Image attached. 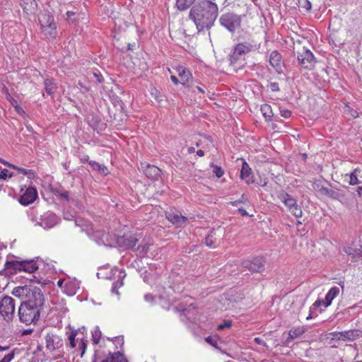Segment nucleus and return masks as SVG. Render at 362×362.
Here are the masks:
<instances>
[{
    "label": "nucleus",
    "instance_id": "obj_11",
    "mask_svg": "<svg viewBox=\"0 0 362 362\" xmlns=\"http://www.w3.org/2000/svg\"><path fill=\"white\" fill-rule=\"evenodd\" d=\"M189 16L195 23L198 32L204 30V5L202 3L194 5L191 8Z\"/></svg>",
    "mask_w": 362,
    "mask_h": 362
},
{
    "label": "nucleus",
    "instance_id": "obj_8",
    "mask_svg": "<svg viewBox=\"0 0 362 362\" xmlns=\"http://www.w3.org/2000/svg\"><path fill=\"white\" fill-rule=\"evenodd\" d=\"M266 259L262 256H257L250 259H244L241 262L243 269L251 273H262L265 270Z\"/></svg>",
    "mask_w": 362,
    "mask_h": 362
},
{
    "label": "nucleus",
    "instance_id": "obj_53",
    "mask_svg": "<svg viewBox=\"0 0 362 362\" xmlns=\"http://www.w3.org/2000/svg\"><path fill=\"white\" fill-rule=\"evenodd\" d=\"M205 146H211L216 151V148H215V144H214L213 139L210 136H205Z\"/></svg>",
    "mask_w": 362,
    "mask_h": 362
},
{
    "label": "nucleus",
    "instance_id": "obj_60",
    "mask_svg": "<svg viewBox=\"0 0 362 362\" xmlns=\"http://www.w3.org/2000/svg\"><path fill=\"white\" fill-rule=\"evenodd\" d=\"M80 161L81 163H89V156L88 155H83L80 156Z\"/></svg>",
    "mask_w": 362,
    "mask_h": 362
},
{
    "label": "nucleus",
    "instance_id": "obj_46",
    "mask_svg": "<svg viewBox=\"0 0 362 362\" xmlns=\"http://www.w3.org/2000/svg\"><path fill=\"white\" fill-rule=\"evenodd\" d=\"M298 5L300 7L305 8L308 11L311 9V3L308 0H298Z\"/></svg>",
    "mask_w": 362,
    "mask_h": 362
},
{
    "label": "nucleus",
    "instance_id": "obj_51",
    "mask_svg": "<svg viewBox=\"0 0 362 362\" xmlns=\"http://www.w3.org/2000/svg\"><path fill=\"white\" fill-rule=\"evenodd\" d=\"M14 351H11V353L4 356V357L0 361V362H10L14 357Z\"/></svg>",
    "mask_w": 362,
    "mask_h": 362
},
{
    "label": "nucleus",
    "instance_id": "obj_54",
    "mask_svg": "<svg viewBox=\"0 0 362 362\" xmlns=\"http://www.w3.org/2000/svg\"><path fill=\"white\" fill-rule=\"evenodd\" d=\"M323 187L324 186L321 185L320 182H315L313 184V189L318 192H320V189H322Z\"/></svg>",
    "mask_w": 362,
    "mask_h": 362
},
{
    "label": "nucleus",
    "instance_id": "obj_30",
    "mask_svg": "<svg viewBox=\"0 0 362 362\" xmlns=\"http://www.w3.org/2000/svg\"><path fill=\"white\" fill-rule=\"evenodd\" d=\"M205 341L218 350L221 349L223 343L218 335L209 336L205 338Z\"/></svg>",
    "mask_w": 362,
    "mask_h": 362
},
{
    "label": "nucleus",
    "instance_id": "obj_20",
    "mask_svg": "<svg viewBox=\"0 0 362 362\" xmlns=\"http://www.w3.org/2000/svg\"><path fill=\"white\" fill-rule=\"evenodd\" d=\"M21 271H23L21 261L7 260L4 264V269L0 271V274L11 276Z\"/></svg>",
    "mask_w": 362,
    "mask_h": 362
},
{
    "label": "nucleus",
    "instance_id": "obj_17",
    "mask_svg": "<svg viewBox=\"0 0 362 362\" xmlns=\"http://www.w3.org/2000/svg\"><path fill=\"white\" fill-rule=\"evenodd\" d=\"M91 237L99 245L113 247L114 235L107 233L104 230H95Z\"/></svg>",
    "mask_w": 362,
    "mask_h": 362
},
{
    "label": "nucleus",
    "instance_id": "obj_12",
    "mask_svg": "<svg viewBox=\"0 0 362 362\" xmlns=\"http://www.w3.org/2000/svg\"><path fill=\"white\" fill-rule=\"evenodd\" d=\"M333 337L332 339L337 340H342L344 341H354L362 337L361 329H350L343 332H334L330 334Z\"/></svg>",
    "mask_w": 362,
    "mask_h": 362
},
{
    "label": "nucleus",
    "instance_id": "obj_38",
    "mask_svg": "<svg viewBox=\"0 0 362 362\" xmlns=\"http://www.w3.org/2000/svg\"><path fill=\"white\" fill-rule=\"evenodd\" d=\"M250 171L251 169L249 167V165L245 161H244L243 163L242 169L240 171V178L242 180H245L247 184L250 183V181L247 179L249 177L250 175Z\"/></svg>",
    "mask_w": 362,
    "mask_h": 362
},
{
    "label": "nucleus",
    "instance_id": "obj_15",
    "mask_svg": "<svg viewBox=\"0 0 362 362\" xmlns=\"http://www.w3.org/2000/svg\"><path fill=\"white\" fill-rule=\"evenodd\" d=\"M137 242L138 239L134 235L124 234L117 237L114 235L113 246L116 244L122 250H129L133 248Z\"/></svg>",
    "mask_w": 362,
    "mask_h": 362
},
{
    "label": "nucleus",
    "instance_id": "obj_13",
    "mask_svg": "<svg viewBox=\"0 0 362 362\" xmlns=\"http://www.w3.org/2000/svg\"><path fill=\"white\" fill-rule=\"evenodd\" d=\"M218 13V8L217 4L215 3V0L205 1V22L206 27H211L215 20L216 19Z\"/></svg>",
    "mask_w": 362,
    "mask_h": 362
},
{
    "label": "nucleus",
    "instance_id": "obj_48",
    "mask_svg": "<svg viewBox=\"0 0 362 362\" xmlns=\"http://www.w3.org/2000/svg\"><path fill=\"white\" fill-rule=\"evenodd\" d=\"M303 334V331H300V330L297 329H291L289 332V337L291 339H295V338H297V337H300Z\"/></svg>",
    "mask_w": 362,
    "mask_h": 362
},
{
    "label": "nucleus",
    "instance_id": "obj_6",
    "mask_svg": "<svg viewBox=\"0 0 362 362\" xmlns=\"http://www.w3.org/2000/svg\"><path fill=\"white\" fill-rule=\"evenodd\" d=\"M242 15H238L233 12H228L221 16L219 22L221 25L230 33H234L240 28L242 23Z\"/></svg>",
    "mask_w": 362,
    "mask_h": 362
},
{
    "label": "nucleus",
    "instance_id": "obj_9",
    "mask_svg": "<svg viewBox=\"0 0 362 362\" xmlns=\"http://www.w3.org/2000/svg\"><path fill=\"white\" fill-rule=\"evenodd\" d=\"M253 46L247 42H240L235 45L229 55L230 64H235L242 57L252 51Z\"/></svg>",
    "mask_w": 362,
    "mask_h": 362
},
{
    "label": "nucleus",
    "instance_id": "obj_24",
    "mask_svg": "<svg viewBox=\"0 0 362 362\" xmlns=\"http://www.w3.org/2000/svg\"><path fill=\"white\" fill-rule=\"evenodd\" d=\"M21 6L24 13L31 15L34 14L36 11L37 3L35 0H21Z\"/></svg>",
    "mask_w": 362,
    "mask_h": 362
},
{
    "label": "nucleus",
    "instance_id": "obj_16",
    "mask_svg": "<svg viewBox=\"0 0 362 362\" xmlns=\"http://www.w3.org/2000/svg\"><path fill=\"white\" fill-rule=\"evenodd\" d=\"M23 194L18 199L19 203L23 206H28L33 204L37 198V192L35 187H28L25 190L21 189Z\"/></svg>",
    "mask_w": 362,
    "mask_h": 362
},
{
    "label": "nucleus",
    "instance_id": "obj_31",
    "mask_svg": "<svg viewBox=\"0 0 362 362\" xmlns=\"http://www.w3.org/2000/svg\"><path fill=\"white\" fill-rule=\"evenodd\" d=\"M45 88L48 95H53L57 89V84L54 83L53 79L46 78L44 80Z\"/></svg>",
    "mask_w": 362,
    "mask_h": 362
},
{
    "label": "nucleus",
    "instance_id": "obj_62",
    "mask_svg": "<svg viewBox=\"0 0 362 362\" xmlns=\"http://www.w3.org/2000/svg\"><path fill=\"white\" fill-rule=\"evenodd\" d=\"M33 332V329H25L22 332V336H27L31 334Z\"/></svg>",
    "mask_w": 362,
    "mask_h": 362
},
{
    "label": "nucleus",
    "instance_id": "obj_39",
    "mask_svg": "<svg viewBox=\"0 0 362 362\" xmlns=\"http://www.w3.org/2000/svg\"><path fill=\"white\" fill-rule=\"evenodd\" d=\"M195 0H176L177 8L180 11H185L187 9Z\"/></svg>",
    "mask_w": 362,
    "mask_h": 362
},
{
    "label": "nucleus",
    "instance_id": "obj_55",
    "mask_svg": "<svg viewBox=\"0 0 362 362\" xmlns=\"http://www.w3.org/2000/svg\"><path fill=\"white\" fill-rule=\"evenodd\" d=\"M254 341L259 345H262L263 346H267L266 342L261 337H255L254 339Z\"/></svg>",
    "mask_w": 362,
    "mask_h": 362
},
{
    "label": "nucleus",
    "instance_id": "obj_49",
    "mask_svg": "<svg viewBox=\"0 0 362 362\" xmlns=\"http://www.w3.org/2000/svg\"><path fill=\"white\" fill-rule=\"evenodd\" d=\"M279 112L281 116L284 118H289L292 114L291 110L282 108L281 107H279Z\"/></svg>",
    "mask_w": 362,
    "mask_h": 362
},
{
    "label": "nucleus",
    "instance_id": "obj_35",
    "mask_svg": "<svg viewBox=\"0 0 362 362\" xmlns=\"http://www.w3.org/2000/svg\"><path fill=\"white\" fill-rule=\"evenodd\" d=\"M260 110L266 121H271L272 117L274 116L272 107L265 103L261 106Z\"/></svg>",
    "mask_w": 362,
    "mask_h": 362
},
{
    "label": "nucleus",
    "instance_id": "obj_1",
    "mask_svg": "<svg viewBox=\"0 0 362 362\" xmlns=\"http://www.w3.org/2000/svg\"><path fill=\"white\" fill-rule=\"evenodd\" d=\"M12 295L21 300L18 309L19 321L25 325H35L47 307L46 299L42 289L33 285L15 287Z\"/></svg>",
    "mask_w": 362,
    "mask_h": 362
},
{
    "label": "nucleus",
    "instance_id": "obj_5",
    "mask_svg": "<svg viewBox=\"0 0 362 362\" xmlns=\"http://www.w3.org/2000/svg\"><path fill=\"white\" fill-rule=\"evenodd\" d=\"M15 300L7 295L0 299V315L6 322L13 321L15 314Z\"/></svg>",
    "mask_w": 362,
    "mask_h": 362
},
{
    "label": "nucleus",
    "instance_id": "obj_36",
    "mask_svg": "<svg viewBox=\"0 0 362 362\" xmlns=\"http://www.w3.org/2000/svg\"><path fill=\"white\" fill-rule=\"evenodd\" d=\"M89 165L93 170L98 171L100 174L106 175L107 174V168L104 165H101L96 161H89Z\"/></svg>",
    "mask_w": 362,
    "mask_h": 362
},
{
    "label": "nucleus",
    "instance_id": "obj_61",
    "mask_svg": "<svg viewBox=\"0 0 362 362\" xmlns=\"http://www.w3.org/2000/svg\"><path fill=\"white\" fill-rule=\"evenodd\" d=\"M94 76L95 77L98 83H103V77L101 74L98 73H94Z\"/></svg>",
    "mask_w": 362,
    "mask_h": 362
},
{
    "label": "nucleus",
    "instance_id": "obj_42",
    "mask_svg": "<svg viewBox=\"0 0 362 362\" xmlns=\"http://www.w3.org/2000/svg\"><path fill=\"white\" fill-rule=\"evenodd\" d=\"M102 333L98 327H96L93 331H92V341L95 344L99 343L100 339L101 338Z\"/></svg>",
    "mask_w": 362,
    "mask_h": 362
},
{
    "label": "nucleus",
    "instance_id": "obj_56",
    "mask_svg": "<svg viewBox=\"0 0 362 362\" xmlns=\"http://www.w3.org/2000/svg\"><path fill=\"white\" fill-rule=\"evenodd\" d=\"M244 200H245V194H243L240 199H238V200H236V201H234V202H230V203L231 205L236 206L239 204L243 203L245 202Z\"/></svg>",
    "mask_w": 362,
    "mask_h": 362
},
{
    "label": "nucleus",
    "instance_id": "obj_58",
    "mask_svg": "<svg viewBox=\"0 0 362 362\" xmlns=\"http://www.w3.org/2000/svg\"><path fill=\"white\" fill-rule=\"evenodd\" d=\"M0 163H1L2 164H4V165L6 166H8L11 168H16V165H13V164H11L6 160H4V159L1 158H0Z\"/></svg>",
    "mask_w": 362,
    "mask_h": 362
},
{
    "label": "nucleus",
    "instance_id": "obj_64",
    "mask_svg": "<svg viewBox=\"0 0 362 362\" xmlns=\"http://www.w3.org/2000/svg\"><path fill=\"white\" fill-rule=\"evenodd\" d=\"M75 14L76 13L74 11H67L66 13L67 18L70 19V20L71 19L72 16H75Z\"/></svg>",
    "mask_w": 362,
    "mask_h": 362
},
{
    "label": "nucleus",
    "instance_id": "obj_2",
    "mask_svg": "<svg viewBox=\"0 0 362 362\" xmlns=\"http://www.w3.org/2000/svg\"><path fill=\"white\" fill-rule=\"evenodd\" d=\"M180 309L174 307L173 309L177 311H181V315L185 316L189 327L192 329L196 337H201L202 334V322L200 321V313L197 305L194 303H190L187 307L180 306Z\"/></svg>",
    "mask_w": 362,
    "mask_h": 362
},
{
    "label": "nucleus",
    "instance_id": "obj_19",
    "mask_svg": "<svg viewBox=\"0 0 362 362\" xmlns=\"http://www.w3.org/2000/svg\"><path fill=\"white\" fill-rule=\"evenodd\" d=\"M166 218L177 226H182L187 222V218L175 209H170L165 212Z\"/></svg>",
    "mask_w": 362,
    "mask_h": 362
},
{
    "label": "nucleus",
    "instance_id": "obj_34",
    "mask_svg": "<svg viewBox=\"0 0 362 362\" xmlns=\"http://www.w3.org/2000/svg\"><path fill=\"white\" fill-rule=\"evenodd\" d=\"M328 197L332 199H337L341 202L345 199V194L343 192L342 190L339 189L332 187L329 189Z\"/></svg>",
    "mask_w": 362,
    "mask_h": 362
},
{
    "label": "nucleus",
    "instance_id": "obj_47",
    "mask_svg": "<svg viewBox=\"0 0 362 362\" xmlns=\"http://www.w3.org/2000/svg\"><path fill=\"white\" fill-rule=\"evenodd\" d=\"M325 300H317L310 307V312L314 313V310L321 305L325 306Z\"/></svg>",
    "mask_w": 362,
    "mask_h": 362
},
{
    "label": "nucleus",
    "instance_id": "obj_45",
    "mask_svg": "<svg viewBox=\"0 0 362 362\" xmlns=\"http://www.w3.org/2000/svg\"><path fill=\"white\" fill-rule=\"evenodd\" d=\"M232 326V321L230 320H225L223 323L220 324L217 327V329L219 331L224 330L230 328Z\"/></svg>",
    "mask_w": 362,
    "mask_h": 362
},
{
    "label": "nucleus",
    "instance_id": "obj_41",
    "mask_svg": "<svg viewBox=\"0 0 362 362\" xmlns=\"http://www.w3.org/2000/svg\"><path fill=\"white\" fill-rule=\"evenodd\" d=\"M151 244L148 243H141L137 247V251L139 252L141 257H144L146 255L147 252L149 250V247Z\"/></svg>",
    "mask_w": 362,
    "mask_h": 362
},
{
    "label": "nucleus",
    "instance_id": "obj_21",
    "mask_svg": "<svg viewBox=\"0 0 362 362\" xmlns=\"http://www.w3.org/2000/svg\"><path fill=\"white\" fill-rule=\"evenodd\" d=\"M141 170L151 180H158L161 175V170L156 165L147 163H141Z\"/></svg>",
    "mask_w": 362,
    "mask_h": 362
},
{
    "label": "nucleus",
    "instance_id": "obj_26",
    "mask_svg": "<svg viewBox=\"0 0 362 362\" xmlns=\"http://www.w3.org/2000/svg\"><path fill=\"white\" fill-rule=\"evenodd\" d=\"M21 264L23 272L33 273L38 269V266L33 259L22 260Z\"/></svg>",
    "mask_w": 362,
    "mask_h": 362
},
{
    "label": "nucleus",
    "instance_id": "obj_33",
    "mask_svg": "<svg viewBox=\"0 0 362 362\" xmlns=\"http://www.w3.org/2000/svg\"><path fill=\"white\" fill-rule=\"evenodd\" d=\"M178 75L181 79L180 83L184 86H185L186 83L189 82V80L191 77L189 71L185 67L183 66L179 67Z\"/></svg>",
    "mask_w": 362,
    "mask_h": 362
},
{
    "label": "nucleus",
    "instance_id": "obj_50",
    "mask_svg": "<svg viewBox=\"0 0 362 362\" xmlns=\"http://www.w3.org/2000/svg\"><path fill=\"white\" fill-rule=\"evenodd\" d=\"M13 176V173H8V170L6 169H3L0 173V179L6 180L8 177H11Z\"/></svg>",
    "mask_w": 362,
    "mask_h": 362
},
{
    "label": "nucleus",
    "instance_id": "obj_18",
    "mask_svg": "<svg viewBox=\"0 0 362 362\" xmlns=\"http://www.w3.org/2000/svg\"><path fill=\"white\" fill-rule=\"evenodd\" d=\"M60 218L53 212L47 211L40 218L38 224L45 229H49L55 226Z\"/></svg>",
    "mask_w": 362,
    "mask_h": 362
},
{
    "label": "nucleus",
    "instance_id": "obj_28",
    "mask_svg": "<svg viewBox=\"0 0 362 362\" xmlns=\"http://www.w3.org/2000/svg\"><path fill=\"white\" fill-rule=\"evenodd\" d=\"M339 293V288L337 286L332 287L325 296V307H328L333 299Z\"/></svg>",
    "mask_w": 362,
    "mask_h": 362
},
{
    "label": "nucleus",
    "instance_id": "obj_37",
    "mask_svg": "<svg viewBox=\"0 0 362 362\" xmlns=\"http://www.w3.org/2000/svg\"><path fill=\"white\" fill-rule=\"evenodd\" d=\"M209 167L211 168L213 175L216 178H221L225 173L221 166L214 164V163H210Z\"/></svg>",
    "mask_w": 362,
    "mask_h": 362
},
{
    "label": "nucleus",
    "instance_id": "obj_43",
    "mask_svg": "<svg viewBox=\"0 0 362 362\" xmlns=\"http://www.w3.org/2000/svg\"><path fill=\"white\" fill-rule=\"evenodd\" d=\"M357 172H360V170L358 168H356L350 174L349 185H355L359 184L361 182V181L357 177Z\"/></svg>",
    "mask_w": 362,
    "mask_h": 362
},
{
    "label": "nucleus",
    "instance_id": "obj_40",
    "mask_svg": "<svg viewBox=\"0 0 362 362\" xmlns=\"http://www.w3.org/2000/svg\"><path fill=\"white\" fill-rule=\"evenodd\" d=\"M12 169L16 170L18 173L25 175L29 179H33L35 177V172L33 170H27L23 168H20L16 165V168Z\"/></svg>",
    "mask_w": 362,
    "mask_h": 362
},
{
    "label": "nucleus",
    "instance_id": "obj_57",
    "mask_svg": "<svg viewBox=\"0 0 362 362\" xmlns=\"http://www.w3.org/2000/svg\"><path fill=\"white\" fill-rule=\"evenodd\" d=\"M329 188L326 187H323L322 189H320V192H319L320 194H321L322 195H325V196H327L329 195Z\"/></svg>",
    "mask_w": 362,
    "mask_h": 362
},
{
    "label": "nucleus",
    "instance_id": "obj_29",
    "mask_svg": "<svg viewBox=\"0 0 362 362\" xmlns=\"http://www.w3.org/2000/svg\"><path fill=\"white\" fill-rule=\"evenodd\" d=\"M349 256L351 257L352 262H362V251L361 249L349 248L346 250Z\"/></svg>",
    "mask_w": 362,
    "mask_h": 362
},
{
    "label": "nucleus",
    "instance_id": "obj_22",
    "mask_svg": "<svg viewBox=\"0 0 362 362\" xmlns=\"http://www.w3.org/2000/svg\"><path fill=\"white\" fill-rule=\"evenodd\" d=\"M87 122L89 126L98 132L105 129L106 124L102 122L100 116L91 115L87 117Z\"/></svg>",
    "mask_w": 362,
    "mask_h": 362
},
{
    "label": "nucleus",
    "instance_id": "obj_59",
    "mask_svg": "<svg viewBox=\"0 0 362 362\" xmlns=\"http://www.w3.org/2000/svg\"><path fill=\"white\" fill-rule=\"evenodd\" d=\"M144 299L147 302H153L154 300V296L151 293H147L144 296Z\"/></svg>",
    "mask_w": 362,
    "mask_h": 362
},
{
    "label": "nucleus",
    "instance_id": "obj_23",
    "mask_svg": "<svg viewBox=\"0 0 362 362\" xmlns=\"http://www.w3.org/2000/svg\"><path fill=\"white\" fill-rule=\"evenodd\" d=\"M50 192L58 197L60 201H69V192L65 190L62 187H50Z\"/></svg>",
    "mask_w": 362,
    "mask_h": 362
},
{
    "label": "nucleus",
    "instance_id": "obj_27",
    "mask_svg": "<svg viewBox=\"0 0 362 362\" xmlns=\"http://www.w3.org/2000/svg\"><path fill=\"white\" fill-rule=\"evenodd\" d=\"M281 55L277 51H273L269 56V63L276 70L281 68Z\"/></svg>",
    "mask_w": 362,
    "mask_h": 362
},
{
    "label": "nucleus",
    "instance_id": "obj_44",
    "mask_svg": "<svg viewBox=\"0 0 362 362\" xmlns=\"http://www.w3.org/2000/svg\"><path fill=\"white\" fill-rule=\"evenodd\" d=\"M214 236L212 234H210L205 237V245L209 247H215L217 245L216 240L213 239Z\"/></svg>",
    "mask_w": 362,
    "mask_h": 362
},
{
    "label": "nucleus",
    "instance_id": "obj_52",
    "mask_svg": "<svg viewBox=\"0 0 362 362\" xmlns=\"http://www.w3.org/2000/svg\"><path fill=\"white\" fill-rule=\"evenodd\" d=\"M273 92H277V91H279V83H276V82H271L268 84L267 86Z\"/></svg>",
    "mask_w": 362,
    "mask_h": 362
},
{
    "label": "nucleus",
    "instance_id": "obj_7",
    "mask_svg": "<svg viewBox=\"0 0 362 362\" xmlns=\"http://www.w3.org/2000/svg\"><path fill=\"white\" fill-rule=\"evenodd\" d=\"M277 197L284 204L288 210L297 218H301L303 211L297 200L284 190L280 191Z\"/></svg>",
    "mask_w": 362,
    "mask_h": 362
},
{
    "label": "nucleus",
    "instance_id": "obj_63",
    "mask_svg": "<svg viewBox=\"0 0 362 362\" xmlns=\"http://www.w3.org/2000/svg\"><path fill=\"white\" fill-rule=\"evenodd\" d=\"M238 211L243 216H247L248 214L247 212V211L243 209V208H239L238 209Z\"/></svg>",
    "mask_w": 362,
    "mask_h": 362
},
{
    "label": "nucleus",
    "instance_id": "obj_32",
    "mask_svg": "<svg viewBox=\"0 0 362 362\" xmlns=\"http://www.w3.org/2000/svg\"><path fill=\"white\" fill-rule=\"evenodd\" d=\"M126 276V274L124 271H119L118 274V280L112 284V293L119 294L118 289L123 286V279Z\"/></svg>",
    "mask_w": 362,
    "mask_h": 362
},
{
    "label": "nucleus",
    "instance_id": "obj_4",
    "mask_svg": "<svg viewBox=\"0 0 362 362\" xmlns=\"http://www.w3.org/2000/svg\"><path fill=\"white\" fill-rule=\"evenodd\" d=\"M46 350L51 354L57 353L54 358L64 356V341L61 336L54 332H49L45 336Z\"/></svg>",
    "mask_w": 362,
    "mask_h": 362
},
{
    "label": "nucleus",
    "instance_id": "obj_10",
    "mask_svg": "<svg viewBox=\"0 0 362 362\" xmlns=\"http://www.w3.org/2000/svg\"><path fill=\"white\" fill-rule=\"evenodd\" d=\"M297 59L299 64L305 69H312L315 64V58L313 52L305 47L297 52Z\"/></svg>",
    "mask_w": 362,
    "mask_h": 362
},
{
    "label": "nucleus",
    "instance_id": "obj_25",
    "mask_svg": "<svg viewBox=\"0 0 362 362\" xmlns=\"http://www.w3.org/2000/svg\"><path fill=\"white\" fill-rule=\"evenodd\" d=\"M100 362H127V361L124 358V354H121L120 351H117L114 353L110 352L108 356L100 361Z\"/></svg>",
    "mask_w": 362,
    "mask_h": 362
},
{
    "label": "nucleus",
    "instance_id": "obj_3",
    "mask_svg": "<svg viewBox=\"0 0 362 362\" xmlns=\"http://www.w3.org/2000/svg\"><path fill=\"white\" fill-rule=\"evenodd\" d=\"M38 21L42 34L47 38L54 39L57 31L53 15L49 11L45 10L39 14Z\"/></svg>",
    "mask_w": 362,
    "mask_h": 362
},
{
    "label": "nucleus",
    "instance_id": "obj_14",
    "mask_svg": "<svg viewBox=\"0 0 362 362\" xmlns=\"http://www.w3.org/2000/svg\"><path fill=\"white\" fill-rule=\"evenodd\" d=\"M78 336V331H71L68 336L69 343L67 346L71 349H74L78 344V349L80 351V356L82 357L87 348L88 341L82 337H76Z\"/></svg>",
    "mask_w": 362,
    "mask_h": 362
}]
</instances>
